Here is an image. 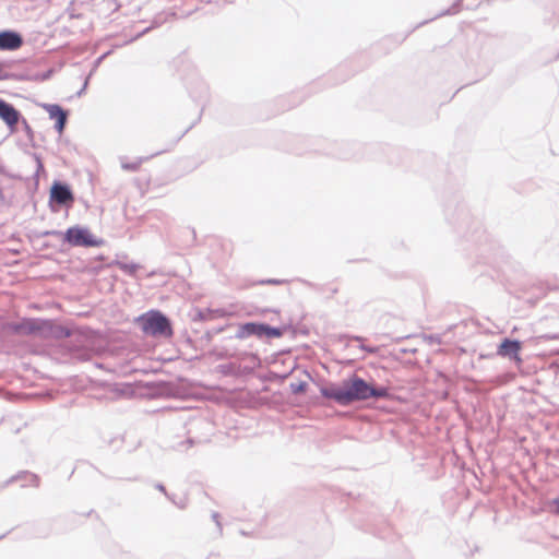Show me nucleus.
Listing matches in <instances>:
<instances>
[{"label":"nucleus","instance_id":"nucleus-1","mask_svg":"<svg viewBox=\"0 0 559 559\" xmlns=\"http://www.w3.org/2000/svg\"><path fill=\"white\" fill-rule=\"evenodd\" d=\"M323 394L342 405H347L354 401H362L369 397H386L389 393L385 388H373L365 380L354 377L341 386L324 390Z\"/></svg>","mask_w":559,"mask_h":559},{"label":"nucleus","instance_id":"nucleus-2","mask_svg":"<svg viewBox=\"0 0 559 559\" xmlns=\"http://www.w3.org/2000/svg\"><path fill=\"white\" fill-rule=\"evenodd\" d=\"M142 330L151 335L171 336L173 330L168 319L159 311H150L140 318Z\"/></svg>","mask_w":559,"mask_h":559},{"label":"nucleus","instance_id":"nucleus-3","mask_svg":"<svg viewBox=\"0 0 559 559\" xmlns=\"http://www.w3.org/2000/svg\"><path fill=\"white\" fill-rule=\"evenodd\" d=\"M64 240L75 247H99L103 240L96 238L88 229L83 227H71L64 234Z\"/></svg>","mask_w":559,"mask_h":559},{"label":"nucleus","instance_id":"nucleus-4","mask_svg":"<svg viewBox=\"0 0 559 559\" xmlns=\"http://www.w3.org/2000/svg\"><path fill=\"white\" fill-rule=\"evenodd\" d=\"M250 335H258V336H278L280 330L277 329H271L267 325L259 324V323H246L239 328L238 336L239 337H247Z\"/></svg>","mask_w":559,"mask_h":559},{"label":"nucleus","instance_id":"nucleus-5","mask_svg":"<svg viewBox=\"0 0 559 559\" xmlns=\"http://www.w3.org/2000/svg\"><path fill=\"white\" fill-rule=\"evenodd\" d=\"M521 349L522 343L520 341L504 338L498 346L497 354L501 357L511 358L519 365L522 362L520 357Z\"/></svg>","mask_w":559,"mask_h":559},{"label":"nucleus","instance_id":"nucleus-6","mask_svg":"<svg viewBox=\"0 0 559 559\" xmlns=\"http://www.w3.org/2000/svg\"><path fill=\"white\" fill-rule=\"evenodd\" d=\"M23 45L22 36L13 31L0 32V50H17Z\"/></svg>","mask_w":559,"mask_h":559},{"label":"nucleus","instance_id":"nucleus-7","mask_svg":"<svg viewBox=\"0 0 559 559\" xmlns=\"http://www.w3.org/2000/svg\"><path fill=\"white\" fill-rule=\"evenodd\" d=\"M0 118L8 124L10 130L15 131L20 119V112L7 102L0 99Z\"/></svg>","mask_w":559,"mask_h":559},{"label":"nucleus","instance_id":"nucleus-8","mask_svg":"<svg viewBox=\"0 0 559 559\" xmlns=\"http://www.w3.org/2000/svg\"><path fill=\"white\" fill-rule=\"evenodd\" d=\"M50 197L59 204H70L74 201V197L70 189L61 183H55L51 187Z\"/></svg>","mask_w":559,"mask_h":559},{"label":"nucleus","instance_id":"nucleus-9","mask_svg":"<svg viewBox=\"0 0 559 559\" xmlns=\"http://www.w3.org/2000/svg\"><path fill=\"white\" fill-rule=\"evenodd\" d=\"M46 109L49 117L56 121V129L61 134L67 122V112L59 105H48Z\"/></svg>","mask_w":559,"mask_h":559},{"label":"nucleus","instance_id":"nucleus-10","mask_svg":"<svg viewBox=\"0 0 559 559\" xmlns=\"http://www.w3.org/2000/svg\"><path fill=\"white\" fill-rule=\"evenodd\" d=\"M309 374L304 373L302 379H298L296 382H290L289 386L293 393L298 394L306 391L308 385Z\"/></svg>","mask_w":559,"mask_h":559},{"label":"nucleus","instance_id":"nucleus-11","mask_svg":"<svg viewBox=\"0 0 559 559\" xmlns=\"http://www.w3.org/2000/svg\"><path fill=\"white\" fill-rule=\"evenodd\" d=\"M143 159L136 158L134 160H123L121 167L128 171H136L141 168Z\"/></svg>","mask_w":559,"mask_h":559},{"label":"nucleus","instance_id":"nucleus-12","mask_svg":"<svg viewBox=\"0 0 559 559\" xmlns=\"http://www.w3.org/2000/svg\"><path fill=\"white\" fill-rule=\"evenodd\" d=\"M550 506H551V512L559 515V498L554 499L550 502Z\"/></svg>","mask_w":559,"mask_h":559}]
</instances>
